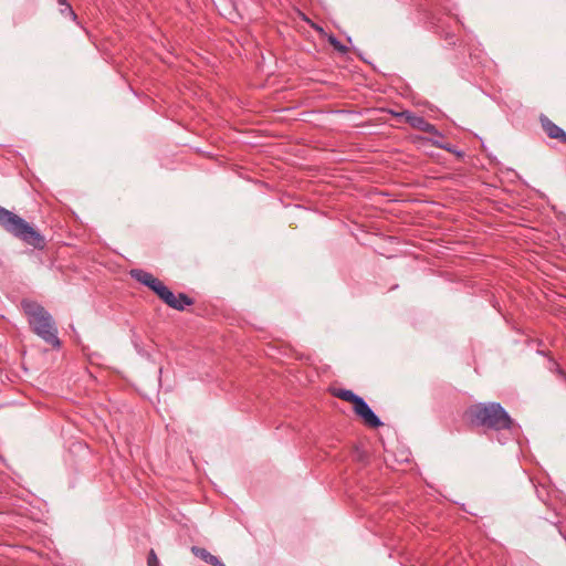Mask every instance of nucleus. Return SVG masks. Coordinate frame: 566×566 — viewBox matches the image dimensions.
I'll return each instance as SVG.
<instances>
[{
	"mask_svg": "<svg viewBox=\"0 0 566 566\" xmlns=\"http://www.w3.org/2000/svg\"><path fill=\"white\" fill-rule=\"evenodd\" d=\"M0 227L23 243L38 250L45 248V238L31 223L0 206Z\"/></svg>",
	"mask_w": 566,
	"mask_h": 566,
	"instance_id": "nucleus-3",
	"label": "nucleus"
},
{
	"mask_svg": "<svg viewBox=\"0 0 566 566\" xmlns=\"http://www.w3.org/2000/svg\"><path fill=\"white\" fill-rule=\"evenodd\" d=\"M433 144L437 145L438 147L442 148V149L451 150V148L449 146L440 144L438 140H434Z\"/></svg>",
	"mask_w": 566,
	"mask_h": 566,
	"instance_id": "nucleus-14",
	"label": "nucleus"
},
{
	"mask_svg": "<svg viewBox=\"0 0 566 566\" xmlns=\"http://www.w3.org/2000/svg\"><path fill=\"white\" fill-rule=\"evenodd\" d=\"M355 413L361 418L364 423L370 428H379L382 426V422L378 418V416L371 410L368 403L363 399L358 405L354 408Z\"/></svg>",
	"mask_w": 566,
	"mask_h": 566,
	"instance_id": "nucleus-6",
	"label": "nucleus"
},
{
	"mask_svg": "<svg viewBox=\"0 0 566 566\" xmlns=\"http://www.w3.org/2000/svg\"><path fill=\"white\" fill-rule=\"evenodd\" d=\"M334 396L344 401L353 403V408H355L358 405V402L363 400L361 397L357 396L349 389H336L334 391Z\"/></svg>",
	"mask_w": 566,
	"mask_h": 566,
	"instance_id": "nucleus-8",
	"label": "nucleus"
},
{
	"mask_svg": "<svg viewBox=\"0 0 566 566\" xmlns=\"http://www.w3.org/2000/svg\"><path fill=\"white\" fill-rule=\"evenodd\" d=\"M148 566H160L159 559L154 549H150L147 557Z\"/></svg>",
	"mask_w": 566,
	"mask_h": 566,
	"instance_id": "nucleus-12",
	"label": "nucleus"
},
{
	"mask_svg": "<svg viewBox=\"0 0 566 566\" xmlns=\"http://www.w3.org/2000/svg\"><path fill=\"white\" fill-rule=\"evenodd\" d=\"M471 422L494 431L510 430L514 420L499 402H480L470 407Z\"/></svg>",
	"mask_w": 566,
	"mask_h": 566,
	"instance_id": "nucleus-2",
	"label": "nucleus"
},
{
	"mask_svg": "<svg viewBox=\"0 0 566 566\" xmlns=\"http://www.w3.org/2000/svg\"><path fill=\"white\" fill-rule=\"evenodd\" d=\"M130 276L149 287L165 304L174 310L184 311L186 306L193 304V300L186 293L175 295L163 281L145 270L134 269L130 271Z\"/></svg>",
	"mask_w": 566,
	"mask_h": 566,
	"instance_id": "nucleus-4",
	"label": "nucleus"
},
{
	"mask_svg": "<svg viewBox=\"0 0 566 566\" xmlns=\"http://www.w3.org/2000/svg\"><path fill=\"white\" fill-rule=\"evenodd\" d=\"M61 6L60 13L62 15L69 17L72 21L77 22V14L73 10L72 6L67 0H56Z\"/></svg>",
	"mask_w": 566,
	"mask_h": 566,
	"instance_id": "nucleus-10",
	"label": "nucleus"
},
{
	"mask_svg": "<svg viewBox=\"0 0 566 566\" xmlns=\"http://www.w3.org/2000/svg\"><path fill=\"white\" fill-rule=\"evenodd\" d=\"M396 116L403 118L406 123L416 129L434 135L437 137H442L433 124L429 123L424 117L419 116L410 111L397 113Z\"/></svg>",
	"mask_w": 566,
	"mask_h": 566,
	"instance_id": "nucleus-5",
	"label": "nucleus"
},
{
	"mask_svg": "<svg viewBox=\"0 0 566 566\" xmlns=\"http://www.w3.org/2000/svg\"><path fill=\"white\" fill-rule=\"evenodd\" d=\"M191 553L202 559L203 562L210 564V565H214L216 563H218V557L210 554L206 548H202V547H199V546H192L191 547Z\"/></svg>",
	"mask_w": 566,
	"mask_h": 566,
	"instance_id": "nucleus-9",
	"label": "nucleus"
},
{
	"mask_svg": "<svg viewBox=\"0 0 566 566\" xmlns=\"http://www.w3.org/2000/svg\"><path fill=\"white\" fill-rule=\"evenodd\" d=\"M555 370H556V374L566 382L565 371L556 364H555Z\"/></svg>",
	"mask_w": 566,
	"mask_h": 566,
	"instance_id": "nucleus-13",
	"label": "nucleus"
},
{
	"mask_svg": "<svg viewBox=\"0 0 566 566\" xmlns=\"http://www.w3.org/2000/svg\"><path fill=\"white\" fill-rule=\"evenodd\" d=\"M539 122L543 130L551 139H557L559 143L566 145V132L562 127L544 115L539 117Z\"/></svg>",
	"mask_w": 566,
	"mask_h": 566,
	"instance_id": "nucleus-7",
	"label": "nucleus"
},
{
	"mask_svg": "<svg viewBox=\"0 0 566 566\" xmlns=\"http://www.w3.org/2000/svg\"><path fill=\"white\" fill-rule=\"evenodd\" d=\"M213 566H226V565L218 558V563H216Z\"/></svg>",
	"mask_w": 566,
	"mask_h": 566,
	"instance_id": "nucleus-15",
	"label": "nucleus"
},
{
	"mask_svg": "<svg viewBox=\"0 0 566 566\" xmlns=\"http://www.w3.org/2000/svg\"><path fill=\"white\" fill-rule=\"evenodd\" d=\"M21 307L28 317V323L34 334L53 348H60L57 328L50 313L38 302L22 300Z\"/></svg>",
	"mask_w": 566,
	"mask_h": 566,
	"instance_id": "nucleus-1",
	"label": "nucleus"
},
{
	"mask_svg": "<svg viewBox=\"0 0 566 566\" xmlns=\"http://www.w3.org/2000/svg\"><path fill=\"white\" fill-rule=\"evenodd\" d=\"M328 42L334 46L335 50H337L340 53L347 52V46L342 44L340 41H338L335 36H329Z\"/></svg>",
	"mask_w": 566,
	"mask_h": 566,
	"instance_id": "nucleus-11",
	"label": "nucleus"
}]
</instances>
